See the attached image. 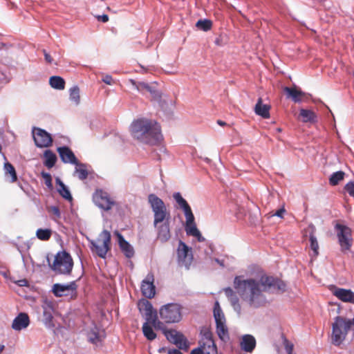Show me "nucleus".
I'll return each instance as SVG.
<instances>
[{
	"instance_id": "obj_40",
	"label": "nucleus",
	"mask_w": 354,
	"mask_h": 354,
	"mask_svg": "<svg viewBox=\"0 0 354 354\" xmlns=\"http://www.w3.org/2000/svg\"><path fill=\"white\" fill-rule=\"evenodd\" d=\"M310 248L313 251L314 255L316 257L319 254V244L317 238L313 230L309 234Z\"/></svg>"
},
{
	"instance_id": "obj_47",
	"label": "nucleus",
	"mask_w": 354,
	"mask_h": 354,
	"mask_svg": "<svg viewBox=\"0 0 354 354\" xmlns=\"http://www.w3.org/2000/svg\"><path fill=\"white\" fill-rule=\"evenodd\" d=\"M344 190L350 196L354 198V180L349 181L345 185Z\"/></svg>"
},
{
	"instance_id": "obj_56",
	"label": "nucleus",
	"mask_w": 354,
	"mask_h": 354,
	"mask_svg": "<svg viewBox=\"0 0 354 354\" xmlns=\"http://www.w3.org/2000/svg\"><path fill=\"white\" fill-rule=\"evenodd\" d=\"M97 19L103 23H106L109 21V16L107 15H102L97 16Z\"/></svg>"
},
{
	"instance_id": "obj_30",
	"label": "nucleus",
	"mask_w": 354,
	"mask_h": 354,
	"mask_svg": "<svg viewBox=\"0 0 354 354\" xmlns=\"http://www.w3.org/2000/svg\"><path fill=\"white\" fill-rule=\"evenodd\" d=\"M44 165L48 168H52L55 166L57 158L56 154L50 149H46L44 152Z\"/></svg>"
},
{
	"instance_id": "obj_52",
	"label": "nucleus",
	"mask_w": 354,
	"mask_h": 354,
	"mask_svg": "<svg viewBox=\"0 0 354 354\" xmlns=\"http://www.w3.org/2000/svg\"><path fill=\"white\" fill-rule=\"evenodd\" d=\"M102 82L108 85H111L113 84V78L111 75H106L103 77Z\"/></svg>"
},
{
	"instance_id": "obj_17",
	"label": "nucleus",
	"mask_w": 354,
	"mask_h": 354,
	"mask_svg": "<svg viewBox=\"0 0 354 354\" xmlns=\"http://www.w3.org/2000/svg\"><path fill=\"white\" fill-rule=\"evenodd\" d=\"M330 290L333 295L340 301L354 304V292L351 289L333 286Z\"/></svg>"
},
{
	"instance_id": "obj_20",
	"label": "nucleus",
	"mask_w": 354,
	"mask_h": 354,
	"mask_svg": "<svg viewBox=\"0 0 354 354\" xmlns=\"http://www.w3.org/2000/svg\"><path fill=\"white\" fill-rule=\"evenodd\" d=\"M158 227L157 239L161 243H166L171 238L169 218L165 219Z\"/></svg>"
},
{
	"instance_id": "obj_33",
	"label": "nucleus",
	"mask_w": 354,
	"mask_h": 354,
	"mask_svg": "<svg viewBox=\"0 0 354 354\" xmlns=\"http://www.w3.org/2000/svg\"><path fill=\"white\" fill-rule=\"evenodd\" d=\"M191 248L185 242L181 240L179 241L177 254L180 260H185Z\"/></svg>"
},
{
	"instance_id": "obj_7",
	"label": "nucleus",
	"mask_w": 354,
	"mask_h": 354,
	"mask_svg": "<svg viewBox=\"0 0 354 354\" xmlns=\"http://www.w3.org/2000/svg\"><path fill=\"white\" fill-rule=\"evenodd\" d=\"M160 318L168 324L179 322L182 319L181 306L176 303L163 306L159 311Z\"/></svg>"
},
{
	"instance_id": "obj_46",
	"label": "nucleus",
	"mask_w": 354,
	"mask_h": 354,
	"mask_svg": "<svg viewBox=\"0 0 354 354\" xmlns=\"http://www.w3.org/2000/svg\"><path fill=\"white\" fill-rule=\"evenodd\" d=\"M41 175L44 180V183L46 187L50 189H53V186L52 183V176L50 174L45 171H41Z\"/></svg>"
},
{
	"instance_id": "obj_60",
	"label": "nucleus",
	"mask_w": 354,
	"mask_h": 354,
	"mask_svg": "<svg viewBox=\"0 0 354 354\" xmlns=\"http://www.w3.org/2000/svg\"><path fill=\"white\" fill-rule=\"evenodd\" d=\"M229 300L230 301L232 306L239 302V298L237 297V296L236 295L234 297H232L231 298H230Z\"/></svg>"
},
{
	"instance_id": "obj_38",
	"label": "nucleus",
	"mask_w": 354,
	"mask_h": 354,
	"mask_svg": "<svg viewBox=\"0 0 354 354\" xmlns=\"http://www.w3.org/2000/svg\"><path fill=\"white\" fill-rule=\"evenodd\" d=\"M52 235V230L48 228H39L36 231V236L41 241H48L50 239Z\"/></svg>"
},
{
	"instance_id": "obj_64",
	"label": "nucleus",
	"mask_w": 354,
	"mask_h": 354,
	"mask_svg": "<svg viewBox=\"0 0 354 354\" xmlns=\"http://www.w3.org/2000/svg\"><path fill=\"white\" fill-rule=\"evenodd\" d=\"M165 348L164 347H162V348H160L158 349V352H159L160 353H161L164 352V351H165Z\"/></svg>"
},
{
	"instance_id": "obj_58",
	"label": "nucleus",
	"mask_w": 354,
	"mask_h": 354,
	"mask_svg": "<svg viewBox=\"0 0 354 354\" xmlns=\"http://www.w3.org/2000/svg\"><path fill=\"white\" fill-rule=\"evenodd\" d=\"M18 185L25 192H26V189H28V187L29 186L27 182H24V183L19 182Z\"/></svg>"
},
{
	"instance_id": "obj_59",
	"label": "nucleus",
	"mask_w": 354,
	"mask_h": 354,
	"mask_svg": "<svg viewBox=\"0 0 354 354\" xmlns=\"http://www.w3.org/2000/svg\"><path fill=\"white\" fill-rule=\"evenodd\" d=\"M234 310L237 313V314L239 315L241 314V305L239 303L234 304L232 306Z\"/></svg>"
},
{
	"instance_id": "obj_50",
	"label": "nucleus",
	"mask_w": 354,
	"mask_h": 354,
	"mask_svg": "<svg viewBox=\"0 0 354 354\" xmlns=\"http://www.w3.org/2000/svg\"><path fill=\"white\" fill-rule=\"evenodd\" d=\"M190 354H205V351L202 348V347H200L199 346L196 348H194L192 349L190 352Z\"/></svg>"
},
{
	"instance_id": "obj_57",
	"label": "nucleus",
	"mask_w": 354,
	"mask_h": 354,
	"mask_svg": "<svg viewBox=\"0 0 354 354\" xmlns=\"http://www.w3.org/2000/svg\"><path fill=\"white\" fill-rule=\"evenodd\" d=\"M17 284L19 286H21V287L28 286V281L26 279H20V280L17 281Z\"/></svg>"
},
{
	"instance_id": "obj_32",
	"label": "nucleus",
	"mask_w": 354,
	"mask_h": 354,
	"mask_svg": "<svg viewBox=\"0 0 354 354\" xmlns=\"http://www.w3.org/2000/svg\"><path fill=\"white\" fill-rule=\"evenodd\" d=\"M75 165L76 166L75 173L77 174L78 178L81 180L86 179L88 175L86 165L78 161L77 164Z\"/></svg>"
},
{
	"instance_id": "obj_51",
	"label": "nucleus",
	"mask_w": 354,
	"mask_h": 354,
	"mask_svg": "<svg viewBox=\"0 0 354 354\" xmlns=\"http://www.w3.org/2000/svg\"><path fill=\"white\" fill-rule=\"evenodd\" d=\"M43 53L46 62L48 64H52L53 59L51 57L50 55L46 50H43Z\"/></svg>"
},
{
	"instance_id": "obj_24",
	"label": "nucleus",
	"mask_w": 354,
	"mask_h": 354,
	"mask_svg": "<svg viewBox=\"0 0 354 354\" xmlns=\"http://www.w3.org/2000/svg\"><path fill=\"white\" fill-rule=\"evenodd\" d=\"M257 345L256 339L250 334L243 335L240 342V347L241 350L247 353H252Z\"/></svg>"
},
{
	"instance_id": "obj_11",
	"label": "nucleus",
	"mask_w": 354,
	"mask_h": 354,
	"mask_svg": "<svg viewBox=\"0 0 354 354\" xmlns=\"http://www.w3.org/2000/svg\"><path fill=\"white\" fill-rule=\"evenodd\" d=\"M163 334L168 341L176 345L178 350H188L189 343L183 333L174 329H163Z\"/></svg>"
},
{
	"instance_id": "obj_9",
	"label": "nucleus",
	"mask_w": 354,
	"mask_h": 354,
	"mask_svg": "<svg viewBox=\"0 0 354 354\" xmlns=\"http://www.w3.org/2000/svg\"><path fill=\"white\" fill-rule=\"evenodd\" d=\"M102 239V245H99L95 241L89 240L90 248L93 252L102 259H104L109 250L111 249V233L107 230H104L99 235L98 241Z\"/></svg>"
},
{
	"instance_id": "obj_35",
	"label": "nucleus",
	"mask_w": 354,
	"mask_h": 354,
	"mask_svg": "<svg viewBox=\"0 0 354 354\" xmlns=\"http://www.w3.org/2000/svg\"><path fill=\"white\" fill-rule=\"evenodd\" d=\"M213 313L216 324L218 321L220 322H225V318L218 301L215 302Z\"/></svg>"
},
{
	"instance_id": "obj_62",
	"label": "nucleus",
	"mask_w": 354,
	"mask_h": 354,
	"mask_svg": "<svg viewBox=\"0 0 354 354\" xmlns=\"http://www.w3.org/2000/svg\"><path fill=\"white\" fill-rule=\"evenodd\" d=\"M214 261L215 262H216L222 268H224L225 267V264H224V260H222V259H219L218 258H215L214 259Z\"/></svg>"
},
{
	"instance_id": "obj_10",
	"label": "nucleus",
	"mask_w": 354,
	"mask_h": 354,
	"mask_svg": "<svg viewBox=\"0 0 354 354\" xmlns=\"http://www.w3.org/2000/svg\"><path fill=\"white\" fill-rule=\"evenodd\" d=\"M200 335L201 338L198 341V346L202 347L205 354H218L217 346L210 328L203 327L201 330Z\"/></svg>"
},
{
	"instance_id": "obj_31",
	"label": "nucleus",
	"mask_w": 354,
	"mask_h": 354,
	"mask_svg": "<svg viewBox=\"0 0 354 354\" xmlns=\"http://www.w3.org/2000/svg\"><path fill=\"white\" fill-rule=\"evenodd\" d=\"M143 335L149 341H153L156 338V333L153 331L152 326L150 325L149 322H145L142 325Z\"/></svg>"
},
{
	"instance_id": "obj_43",
	"label": "nucleus",
	"mask_w": 354,
	"mask_h": 354,
	"mask_svg": "<svg viewBox=\"0 0 354 354\" xmlns=\"http://www.w3.org/2000/svg\"><path fill=\"white\" fill-rule=\"evenodd\" d=\"M186 234L189 236H193L196 237L198 242H204L205 239L202 236L201 232L198 230L197 227H192L189 229V231Z\"/></svg>"
},
{
	"instance_id": "obj_15",
	"label": "nucleus",
	"mask_w": 354,
	"mask_h": 354,
	"mask_svg": "<svg viewBox=\"0 0 354 354\" xmlns=\"http://www.w3.org/2000/svg\"><path fill=\"white\" fill-rule=\"evenodd\" d=\"M42 308L44 324L48 329H54L55 325L53 322V313L54 311V307L53 303L46 300L42 305Z\"/></svg>"
},
{
	"instance_id": "obj_37",
	"label": "nucleus",
	"mask_w": 354,
	"mask_h": 354,
	"mask_svg": "<svg viewBox=\"0 0 354 354\" xmlns=\"http://www.w3.org/2000/svg\"><path fill=\"white\" fill-rule=\"evenodd\" d=\"M69 98L75 105L80 102V88L77 86H73L69 90Z\"/></svg>"
},
{
	"instance_id": "obj_21",
	"label": "nucleus",
	"mask_w": 354,
	"mask_h": 354,
	"mask_svg": "<svg viewBox=\"0 0 354 354\" xmlns=\"http://www.w3.org/2000/svg\"><path fill=\"white\" fill-rule=\"evenodd\" d=\"M30 324V319L26 313H20L13 320L12 328L17 331L26 328Z\"/></svg>"
},
{
	"instance_id": "obj_44",
	"label": "nucleus",
	"mask_w": 354,
	"mask_h": 354,
	"mask_svg": "<svg viewBox=\"0 0 354 354\" xmlns=\"http://www.w3.org/2000/svg\"><path fill=\"white\" fill-rule=\"evenodd\" d=\"M186 218V223L185 229L186 232H187V230L189 231V229H192V227H197L196 224L195 223V218L194 216V214H192L190 215H188L185 216Z\"/></svg>"
},
{
	"instance_id": "obj_61",
	"label": "nucleus",
	"mask_w": 354,
	"mask_h": 354,
	"mask_svg": "<svg viewBox=\"0 0 354 354\" xmlns=\"http://www.w3.org/2000/svg\"><path fill=\"white\" fill-rule=\"evenodd\" d=\"M168 354H183V353L181 351H180V350H178V349L173 348V349L169 350Z\"/></svg>"
},
{
	"instance_id": "obj_55",
	"label": "nucleus",
	"mask_w": 354,
	"mask_h": 354,
	"mask_svg": "<svg viewBox=\"0 0 354 354\" xmlns=\"http://www.w3.org/2000/svg\"><path fill=\"white\" fill-rule=\"evenodd\" d=\"M182 210L184 212L185 216H187L188 215H190V214H193L192 210L191 207L189 206V205H187V207H185V208L182 209Z\"/></svg>"
},
{
	"instance_id": "obj_29",
	"label": "nucleus",
	"mask_w": 354,
	"mask_h": 354,
	"mask_svg": "<svg viewBox=\"0 0 354 354\" xmlns=\"http://www.w3.org/2000/svg\"><path fill=\"white\" fill-rule=\"evenodd\" d=\"M299 115L301 117V121L304 123L309 122L314 124L317 121L316 113L311 110L301 109Z\"/></svg>"
},
{
	"instance_id": "obj_49",
	"label": "nucleus",
	"mask_w": 354,
	"mask_h": 354,
	"mask_svg": "<svg viewBox=\"0 0 354 354\" xmlns=\"http://www.w3.org/2000/svg\"><path fill=\"white\" fill-rule=\"evenodd\" d=\"M223 291L228 299L231 298L232 297H234L236 295V293L230 287L225 288L223 289Z\"/></svg>"
},
{
	"instance_id": "obj_13",
	"label": "nucleus",
	"mask_w": 354,
	"mask_h": 354,
	"mask_svg": "<svg viewBox=\"0 0 354 354\" xmlns=\"http://www.w3.org/2000/svg\"><path fill=\"white\" fill-rule=\"evenodd\" d=\"M93 200L98 207L104 211L110 210L115 204L114 200L110 197L109 194L102 189L97 190L94 193Z\"/></svg>"
},
{
	"instance_id": "obj_23",
	"label": "nucleus",
	"mask_w": 354,
	"mask_h": 354,
	"mask_svg": "<svg viewBox=\"0 0 354 354\" xmlns=\"http://www.w3.org/2000/svg\"><path fill=\"white\" fill-rule=\"evenodd\" d=\"M136 88L140 92H149L153 100L156 101H160L161 100V93L154 86H151L145 82H138L136 85Z\"/></svg>"
},
{
	"instance_id": "obj_1",
	"label": "nucleus",
	"mask_w": 354,
	"mask_h": 354,
	"mask_svg": "<svg viewBox=\"0 0 354 354\" xmlns=\"http://www.w3.org/2000/svg\"><path fill=\"white\" fill-rule=\"evenodd\" d=\"M260 285V280L252 278L244 279L243 276H236L234 279V288L241 298L250 306L256 308L266 303Z\"/></svg>"
},
{
	"instance_id": "obj_18",
	"label": "nucleus",
	"mask_w": 354,
	"mask_h": 354,
	"mask_svg": "<svg viewBox=\"0 0 354 354\" xmlns=\"http://www.w3.org/2000/svg\"><path fill=\"white\" fill-rule=\"evenodd\" d=\"M62 162L64 164L77 165L79 161L71 149L68 146L59 147L57 149Z\"/></svg>"
},
{
	"instance_id": "obj_54",
	"label": "nucleus",
	"mask_w": 354,
	"mask_h": 354,
	"mask_svg": "<svg viewBox=\"0 0 354 354\" xmlns=\"http://www.w3.org/2000/svg\"><path fill=\"white\" fill-rule=\"evenodd\" d=\"M286 209L284 207H281L276 211V212L273 214L274 216H277L279 218H283V214L285 213Z\"/></svg>"
},
{
	"instance_id": "obj_42",
	"label": "nucleus",
	"mask_w": 354,
	"mask_h": 354,
	"mask_svg": "<svg viewBox=\"0 0 354 354\" xmlns=\"http://www.w3.org/2000/svg\"><path fill=\"white\" fill-rule=\"evenodd\" d=\"M173 198L181 209L189 205L187 201L182 196L180 192H175L173 194Z\"/></svg>"
},
{
	"instance_id": "obj_34",
	"label": "nucleus",
	"mask_w": 354,
	"mask_h": 354,
	"mask_svg": "<svg viewBox=\"0 0 354 354\" xmlns=\"http://www.w3.org/2000/svg\"><path fill=\"white\" fill-rule=\"evenodd\" d=\"M49 84L55 89L63 90L65 87V81L60 76H52L50 77Z\"/></svg>"
},
{
	"instance_id": "obj_25",
	"label": "nucleus",
	"mask_w": 354,
	"mask_h": 354,
	"mask_svg": "<svg viewBox=\"0 0 354 354\" xmlns=\"http://www.w3.org/2000/svg\"><path fill=\"white\" fill-rule=\"evenodd\" d=\"M270 106L263 104L261 97L257 100L254 106V112L257 115L267 119L270 118Z\"/></svg>"
},
{
	"instance_id": "obj_16",
	"label": "nucleus",
	"mask_w": 354,
	"mask_h": 354,
	"mask_svg": "<svg viewBox=\"0 0 354 354\" xmlns=\"http://www.w3.org/2000/svg\"><path fill=\"white\" fill-rule=\"evenodd\" d=\"M138 307L140 313L144 316L145 322H149L153 316L157 315V311L153 308L151 303L145 299L138 301Z\"/></svg>"
},
{
	"instance_id": "obj_5",
	"label": "nucleus",
	"mask_w": 354,
	"mask_h": 354,
	"mask_svg": "<svg viewBox=\"0 0 354 354\" xmlns=\"http://www.w3.org/2000/svg\"><path fill=\"white\" fill-rule=\"evenodd\" d=\"M334 230L341 252L346 253L353 245L352 230L347 225L338 222L335 224Z\"/></svg>"
},
{
	"instance_id": "obj_3",
	"label": "nucleus",
	"mask_w": 354,
	"mask_h": 354,
	"mask_svg": "<svg viewBox=\"0 0 354 354\" xmlns=\"http://www.w3.org/2000/svg\"><path fill=\"white\" fill-rule=\"evenodd\" d=\"M48 261L50 263L48 259ZM49 266L57 274L69 275L73 268V260L71 254L66 250L59 251L55 256L53 264L49 263Z\"/></svg>"
},
{
	"instance_id": "obj_14",
	"label": "nucleus",
	"mask_w": 354,
	"mask_h": 354,
	"mask_svg": "<svg viewBox=\"0 0 354 354\" xmlns=\"http://www.w3.org/2000/svg\"><path fill=\"white\" fill-rule=\"evenodd\" d=\"M154 277L152 273H149L142 280L140 289L143 296L151 299L156 294V286L153 284Z\"/></svg>"
},
{
	"instance_id": "obj_41",
	"label": "nucleus",
	"mask_w": 354,
	"mask_h": 354,
	"mask_svg": "<svg viewBox=\"0 0 354 354\" xmlns=\"http://www.w3.org/2000/svg\"><path fill=\"white\" fill-rule=\"evenodd\" d=\"M345 173L342 171H337L331 174L329 178V183L331 185H337L342 180L344 179Z\"/></svg>"
},
{
	"instance_id": "obj_4",
	"label": "nucleus",
	"mask_w": 354,
	"mask_h": 354,
	"mask_svg": "<svg viewBox=\"0 0 354 354\" xmlns=\"http://www.w3.org/2000/svg\"><path fill=\"white\" fill-rule=\"evenodd\" d=\"M148 203L153 212V225L156 227L165 219L170 218V214L167 211L164 201L155 194L148 196Z\"/></svg>"
},
{
	"instance_id": "obj_19",
	"label": "nucleus",
	"mask_w": 354,
	"mask_h": 354,
	"mask_svg": "<svg viewBox=\"0 0 354 354\" xmlns=\"http://www.w3.org/2000/svg\"><path fill=\"white\" fill-rule=\"evenodd\" d=\"M77 288L76 282L73 281L68 284L55 283L53 286L52 292L55 297H61L68 296L70 290L76 292Z\"/></svg>"
},
{
	"instance_id": "obj_36",
	"label": "nucleus",
	"mask_w": 354,
	"mask_h": 354,
	"mask_svg": "<svg viewBox=\"0 0 354 354\" xmlns=\"http://www.w3.org/2000/svg\"><path fill=\"white\" fill-rule=\"evenodd\" d=\"M4 170L6 175L10 174V176H11V183H15L17 180V175L15 168L11 163H10L9 162H6L4 163Z\"/></svg>"
},
{
	"instance_id": "obj_45",
	"label": "nucleus",
	"mask_w": 354,
	"mask_h": 354,
	"mask_svg": "<svg viewBox=\"0 0 354 354\" xmlns=\"http://www.w3.org/2000/svg\"><path fill=\"white\" fill-rule=\"evenodd\" d=\"M150 325L153 326L156 329H160L163 332V329H167L164 326V324L158 319L157 315L153 316V318L149 321Z\"/></svg>"
},
{
	"instance_id": "obj_26",
	"label": "nucleus",
	"mask_w": 354,
	"mask_h": 354,
	"mask_svg": "<svg viewBox=\"0 0 354 354\" xmlns=\"http://www.w3.org/2000/svg\"><path fill=\"white\" fill-rule=\"evenodd\" d=\"M55 183L56 185H57V190L59 194L65 200L68 201H72L73 196L71 194L68 187L62 182V180L59 177H57L55 178Z\"/></svg>"
},
{
	"instance_id": "obj_22",
	"label": "nucleus",
	"mask_w": 354,
	"mask_h": 354,
	"mask_svg": "<svg viewBox=\"0 0 354 354\" xmlns=\"http://www.w3.org/2000/svg\"><path fill=\"white\" fill-rule=\"evenodd\" d=\"M118 236V244L122 253L127 258H131L134 255V250L132 245L125 240L124 236L119 232H115Z\"/></svg>"
},
{
	"instance_id": "obj_2",
	"label": "nucleus",
	"mask_w": 354,
	"mask_h": 354,
	"mask_svg": "<svg viewBox=\"0 0 354 354\" xmlns=\"http://www.w3.org/2000/svg\"><path fill=\"white\" fill-rule=\"evenodd\" d=\"M132 137L140 142L156 145L162 139L160 124L155 120L145 118L133 121L130 126Z\"/></svg>"
},
{
	"instance_id": "obj_48",
	"label": "nucleus",
	"mask_w": 354,
	"mask_h": 354,
	"mask_svg": "<svg viewBox=\"0 0 354 354\" xmlns=\"http://www.w3.org/2000/svg\"><path fill=\"white\" fill-rule=\"evenodd\" d=\"M100 339V335L97 332H92L91 335L89 337V342L92 344H96Z\"/></svg>"
},
{
	"instance_id": "obj_8",
	"label": "nucleus",
	"mask_w": 354,
	"mask_h": 354,
	"mask_svg": "<svg viewBox=\"0 0 354 354\" xmlns=\"http://www.w3.org/2000/svg\"><path fill=\"white\" fill-rule=\"evenodd\" d=\"M262 291L271 293L284 292L286 290V283L277 277L268 275H262L260 277Z\"/></svg>"
},
{
	"instance_id": "obj_53",
	"label": "nucleus",
	"mask_w": 354,
	"mask_h": 354,
	"mask_svg": "<svg viewBox=\"0 0 354 354\" xmlns=\"http://www.w3.org/2000/svg\"><path fill=\"white\" fill-rule=\"evenodd\" d=\"M51 209L53 212V214L56 216L57 218L61 217V212L58 207L57 206H52Z\"/></svg>"
},
{
	"instance_id": "obj_28",
	"label": "nucleus",
	"mask_w": 354,
	"mask_h": 354,
	"mask_svg": "<svg viewBox=\"0 0 354 354\" xmlns=\"http://www.w3.org/2000/svg\"><path fill=\"white\" fill-rule=\"evenodd\" d=\"M216 333L219 339L223 342H227L230 339L227 327L225 322H217L216 324Z\"/></svg>"
},
{
	"instance_id": "obj_12",
	"label": "nucleus",
	"mask_w": 354,
	"mask_h": 354,
	"mask_svg": "<svg viewBox=\"0 0 354 354\" xmlns=\"http://www.w3.org/2000/svg\"><path fill=\"white\" fill-rule=\"evenodd\" d=\"M35 145L38 148L49 147L52 145L53 140L48 132L39 127H33L32 130Z\"/></svg>"
},
{
	"instance_id": "obj_39",
	"label": "nucleus",
	"mask_w": 354,
	"mask_h": 354,
	"mask_svg": "<svg viewBox=\"0 0 354 354\" xmlns=\"http://www.w3.org/2000/svg\"><path fill=\"white\" fill-rule=\"evenodd\" d=\"M196 27L201 30L207 32L212 28V21L207 19H199L196 24Z\"/></svg>"
},
{
	"instance_id": "obj_27",
	"label": "nucleus",
	"mask_w": 354,
	"mask_h": 354,
	"mask_svg": "<svg viewBox=\"0 0 354 354\" xmlns=\"http://www.w3.org/2000/svg\"><path fill=\"white\" fill-rule=\"evenodd\" d=\"M284 92L288 97H290L295 103H300L302 101L301 97L305 95V93L301 90H297L296 88L286 86L284 88Z\"/></svg>"
},
{
	"instance_id": "obj_6",
	"label": "nucleus",
	"mask_w": 354,
	"mask_h": 354,
	"mask_svg": "<svg viewBox=\"0 0 354 354\" xmlns=\"http://www.w3.org/2000/svg\"><path fill=\"white\" fill-rule=\"evenodd\" d=\"M351 327L347 328V320L340 316L334 319L332 324V342L335 346H339L345 339Z\"/></svg>"
},
{
	"instance_id": "obj_63",
	"label": "nucleus",
	"mask_w": 354,
	"mask_h": 354,
	"mask_svg": "<svg viewBox=\"0 0 354 354\" xmlns=\"http://www.w3.org/2000/svg\"><path fill=\"white\" fill-rule=\"evenodd\" d=\"M217 124H219L220 126H224L226 124V123L222 120H217Z\"/></svg>"
}]
</instances>
